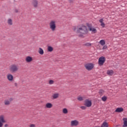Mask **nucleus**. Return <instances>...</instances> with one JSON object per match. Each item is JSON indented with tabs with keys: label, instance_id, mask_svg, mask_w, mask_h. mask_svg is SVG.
<instances>
[{
	"label": "nucleus",
	"instance_id": "obj_1",
	"mask_svg": "<svg viewBox=\"0 0 127 127\" xmlns=\"http://www.w3.org/2000/svg\"><path fill=\"white\" fill-rule=\"evenodd\" d=\"M76 33L79 37H83L84 35L88 34V29H87V27L85 25H82L80 26H78L76 30Z\"/></svg>",
	"mask_w": 127,
	"mask_h": 127
},
{
	"label": "nucleus",
	"instance_id": "obj_2",
	"mask_svg": "<svg viewBox=\"0 0 127 127\" xmlns=\"http://www.w3.org/2000/svg\"><path fill=\"white\" fill-rule=\"evenodd\" d=\"M9 70L11 73H15L19 70V66L17 64H13L10 66Z\"/></svg>",
	"mask_w": 127,
	"mask_h": 127
},
{
	"label": "nucleus",
	"instance_id": "obj_3",
	"mask_svg": "<svg viewBox=\"0 0 127 127\" xmlns=\"http://www.w3.org/2000/svg\"><path fill=\"white\" fill-rule=\"evenodd\" d=\"M49 25L50 29H51L52 31L54 32L55 31V30H56V28L57 27L56 25V21L54 20H51L49 22Z\"/></svg>",
	"mask_w": 127,
	"mask_h": 127
},
{
	"label": "nucleus",
	"instance_id": "obj_4",
	"mask_svg": "<svg viewBox=\"0 0 127 127\" xmlns=\"http://www.w3.org/2000/svg\"><path fill=\"white\" fill-rule=\"evenodd\" d=\"M94 66L95 65L93 63H88L84 65L85 68L88 71H91L94 68Z\"/></svg>",
	"mask_w": 127,
	"mask_h": 127
},
{
	"label": "nucleus",
	"instance_id": "obj_5",
	"mask_svg": "<svg viewBox=\"0 0 127 127\" xmlns=\"http://www.w3.org/2000/svg\"><path fill=\"white\" fill-rule=\"evenodd\" d=\"M6 121H5L4 115H0V127H2L3 124H5Z\"/></svg>",
	"mask_w": 127,
	"mask_h": 127
},
{
	"label": "nucleus",
	"instance_id": "obj_6",
	"mask_svg": "<svg viewBox=\"0 0 127 127\" xmlns=\"http://www.w3.org/2000/svg\"><path fill=\"white\" fill-rule=\"evenodd\" d=\"M87 26L88 28L89 31H91L92 33H97V29L94 27H92V24L87 23Z\"/></svg>",
	"mask_w": 127,
	"mask_h": 127
},
{
	"label": "nucleus",
	"instance_id": "obj_7",
	"mask_svg": "<svg viewBox=\"0 0 127 127\" xmlns=\"http://www.w3.org/2000/svg\"><path fill=\"white\" fill-rule=\"evenodd\" d=\"M84 106L87 108L92 107V100L90 99H86L84 101Z\"/></svg>",
	"mask_w": 127,
	"mask_h": 127
},
{
	"label": "nucleus",
	"instance_id": "obj_8",
	"mask_svg": "<svg viewBox=\"0 0 127 127\" xmlns=\"http://www.w3.org/2000/svg\"><path fill=\"white\" fill-rule=\"evenodd\" d=\"M105 61H106V58H105L104 57H101L99 58L98 60L99 65H100V66L104 65V63H105Z\"/></svg>",
	"mask_w": 127,
	"mask_h": 127
},
{
	"label": "nucleus",
	"instance_id": "obj_9",
	"mask_svg": "<svg viewBox=\"0 0 127 127\" xmlns=\"http://www.w3.org/2000/svg\"><path fill=\"white\" fill-rule=\"evenodd\" d=\"M70 126L71 127H77L79 126V121L76 120L71 121L70 122Z\"/></svg>",
	"mask_w": 127,
	"mask_h": 127
},
{
	"label": "nucleus",
	"instance_id": "obj_10",
	"mask_svg": "<svg viewBox=\"0 0 127 127\" xmlns=\"http://www.w3.org/2000/svg\"><path fill=\"white\" fill-rule=\"evenodd\" d=\"M12 98H10L8 99H6L4 101V104L5 106H9L10 105V103L13 101Z\"/></svg>",
	"mask_w": 127,
	"mask_h": 127
},
{
	"label": "nucleus",
	"instance_id": "obj_11",
	"mask_svg": "<svg viewBox=\"0 0 127 127\" xmlns=\"http://www.w3.org/2000/svg\"><path fill=\"white\" fill-rule=\"evenodd\" d=\"M25 61L27 63H30L33 61V58L32 57L27 56L25 58Z\"/></svg>",
	"mask_w": 127,
	"mask_h": 127
},
{
	"label": "nucleus",
	"instance_id": "obj_12",
	"mask_svg": "<svg viewBox=\"0 0 127 127\" xmlns=\"http://www.w3.org/2000/svg\"><path fill=\"white\" fill-rule=\"evenodd\" d=\"M7 79L9 82H12L13 81V75L10 73H8L6 75Z\"/></svg>",
	"mask_w": 127,
	"mask_h": 127
},
{
	"label": "nucleus",
	"instance_id": "obj_13",
	"mask_svg": "<svg viewBox=\"0 0 127 127\" xmlns=\"http://www.w3.org/2000/svg\"><path fill=\"white\" fill-rule=\"evenodd\" d=\"M32 4L34 7H37L38 6V1L37 0H34L32 2Z\"/></svg>",
	"mask_w": 127,
	"mask_h": 127
},
{
	"label": "nucleus",
	"instance_id": "obj_14",
	"mask_svg": "<svg viewBox=\"0 0 127 127\" xmlns=\"http://www.w3.org/2000/svg\"><path fill=\"white\" fill-rule=\"evenodd\" d=\"M99 22L101 23L100 25L101 26H102V27H105V26H106V24H104V19L101 18L99 20Z\"/></svg>",
	"mask_w": 127,
	"mask_h": 127
},
{
	"label": "nucleus",
	"instance_id": "obj_15",
	"mask_svg": "<svg viewBox=\"0 0 127 127\" xmlns=\"http://www.w3.org/2000/svg\"><path fill=\"white\" fill-rule=\"evenodd\" d=\"M116 113H122V112H124V108L122 107L118 108L115 110Z\"/></svg>",
	"mask_w": 127,
	"mask_h": 127
},
{
	"label": "nucleus",
	"instance_id": "obj_16",
	"mask_svg": "<svg viewBox=\"0 0 127 127\" xmlns=\"http://www.w3.org/2000/svg\"><path fill=\"white\" fill-rule=\"evenodd\" d=\"M107 75H109V76H113V75H114V70H108L107 71Z\"/></svg>",
	"mask_w": 127,
	"mask_h": 127
},
{
	"label": "nucleus",
	"instance_id": "obj_17",
	"mask_svg": "<svg viewBox=\"0 0 127 127\" xmlns=\"http://www.w3.org/2000/svg\"><path fill=\"white\" fill-rule=\"evenodd\" d=\"M52 107H53V105L50 103H48L46 104V108H47V109H51Z\"/></svg>",
	"mask_w": 127,
	"mask_h": 127
},
{
	"label": "nucleus",
	"instance_id": "obj_18",
	"mask_svg": "<svg viewBox=\"0 0 127 127\" xmlns=\"http://www.w3.org/2000/svg\"><path fill=\"white\" fill-rule=\"evenodd\" d=\"M7 23L9 25H12L13 24V22H12V19L9 18L7 20Z\"/></svg>",
	"mask_w": 127,
	"mask_h": 127
},
{
	"label": "nucleus",
	"instance_id": "obj_19",
	"mask_svg": "<svg viewBox=\"0 0 127 127\" xmlns=\"http://www.w3.org/2000/svg\"><path fill=\"white\" fill-rule=\"evenodd\" d=\"M52 98L54 99H58V98H59V93H55L53 94Z\"/></svg>",
	"mask_w": 127,
	"mask_h": 127
},
{
	"label": "nucleus",
	"instance_id": "obj_20",
	"mask_svg": "<svg viewBox=\"0 0 127 127\" xmlns=\"http://www.w3.org/2000/svg\"><path fill=\"white\" fill-rule=\"evenodd\" d=\"M38 53H39L40 55H43V54H44V51H43V49H42V48H39Z\"/></svg>",
	"mask_w": 127,
	"mask_h": 127
},
{
	"label": "nucleus",
	"instance_id": "obj_21",
	"mask_svg": "<svg viewBox=\"0 0 127 127\" xmlns=\"http://www.w3.org/2000/svg\"><path fill=\"white\" fill-rule=\"evenodd\" d=\"M124 125L123 127H127V119L124 118L123 119Z\"/></svg>",
	"mask_w": 127,
	"mask_h": 127
},
{
	"label": "nucleus",
	"instance_id": "obj_22",
	"mask_svg": "<svg viewBox=\"0 0 127 127\" xmlns=\"http://www.w3.org/2000/svg\"><path fill=\"white\" fill-rule=\"evenodd\" d=\"M47 50L48 52H52V51H53L54 50L53 47H52V46H49L47 47Z\"/></svg>",
	"mask_w": 127,
	"mask_h": 127
},
{
	"label": "nucleus",
	"instance_id": "obj_23",
	"mask_svg": "<svg viewBox=\"0 0 127 127\" xmlns=\"http://www.w3.org/2000/svg\"><path fill=\"white\" fill-rule=\"evenodd\" d=\"M99 43L100 44H101V45H102V46H104V45L106 44V42L104 40H101L100 41Z\"/></svg>",
	"mask_w": 127,
	"mask_h": 127
},
{
	"label": "nucleus",
	"instance_id": "obj_24",
	"mask_svg": "<svg viewBox=\"0 0 127 127\" xmlns=\"http://www.w3.org/2000/svg\"><path fill=\"white\" fill-rule=\"evenodd\" d=\"M63 114H68V110L66 108H64L63 109Z\"/></svg>",
	"mask_w": 127,
	"mask_h": 127
},
{
	"label": "nucleus",
	"instance_id": "obj_25",
	"mask_svg": "<svg viewBox=\"0 0 127 127\" xmlns=\"http://www.w3.org/2000/svg\"><path fill=\"white\" fill-rule=\"evenodd\" d=\"M101 100L103 101V102H106V101H107V96H103L101 98Z\"/></svg>",
	"mask_w": 127,
	"mask_h": 127
},
{
	"label": "nucleus",
	"instance_id": "obj_26",
	"mask_svg": "<svg viewBox=\"0 0 127 127\" xmlns=\"http://www.w3.org/2000/svg\"><path fill=\"white\" fill-rule=\"evenodd\" d=\"M49 85H53V84H54V80H50L49 81Z\"/></svg>",
	"mask_w": 127,
	"mask_h": 127
},
{
	"label": "nucleus",
	"instance_id": "obj_27",
	"mask_svg": "<svg viewBox=\"0 0 127 127\" xmlns=\"http://www.w3.org/2000/svg\"><path fill=\"white\" fill-rule=\"evenodd\" d=\"M77 100L80 102H82L83 99V97H82L81 96H79L78 97H77Z\"/></svg>",
	"mask_w": 127,
	"mask_h": 127
},
{
	"label": "nucleus",
	"instance_id": "obj_28",
	"mask_svg": "<svg viewBox=\"0 0 127 127\" xmlns=\"http://www.w3.org/2000/svg\"><path fill=\"white\" fill-rule=\"evenodd\" d=\"M85 46H91L92 44L90 43H86L85 44Z\"/></svg>",
	"mask_w": 127,
	"mask_h": 127
},
{
	"label": "nucleus",
	"instance_id": "obj_29",
	"mask_svg": "<svg viewBox=\"0 0 127 127\" xmlns=\"http://www.w3.org/2000/svg\"><path fill=\"white\" fill-rule=\"evenodd\" d=\"M80 109H81V110H86L87 107L86 106H81L80 107Z\"/></svg>",
	"mask_w": 127,
	"mask_h": 127
},
{
	"label": "nucleus",
	"instance_id": "obj_30",
	"mask_svg": "<svg viewBox=\"0 0 127 127\" xmlns=\"http://www.w3.org/2000/svg\"><path fill=\"white\" fill-rule=\"evenodd\" d=\"M99 94H100V95H102V94H104V90H100L99 91Z\"/></svg>",
	"mask_w": 127,
	"mask_h": 127
},
{
	"label": "nucleus",
	"instance_id": "obj_31",
	"mask_svg": "<svg viewBox=\"0 0 127 127\" xmlns=\"http://www.w3.org/2000/svg\"><path fill=\"white\" fill-rule=\"evenodd\" d=\"M72 29L74 31H76V30L77 29V27L76 26L72 27Z\"/></svg>",
	"mask_w": 127,
	"mask_h": 127
},
{
	"label": "nucleus",
	"instance_id": "obj_32",
	"mask_svg": "<svg viewBox=\"0 0 127 127\" xmlns=\"http://www.w3.org/2000/svg\"><path fill=\"white\" fill-rule=\"evenodd\" d=\"M107 46H104L103 47V48H102V49H103V50H104L105 49H107Z\"/></svg>",
	"mask_w": 127,
	"mask_h": 127
},
{
	"label": "nucleus",
	"instance_id": "obj_33",
	"mask_svg": "<svg viewBox=\"0 0 127 127\" xmlns=\"http://www.w3.org/2000/svg\"><path fill=\"white\" fill-rule=\"evenodd\" d=\"M30 127H36L35 125L34 124H31L30 125Z\"/></svg>",
	"mask_w": 127,
	"mask_h": 127
},
{
	"label": "nucleus",
	"instance_id": "obj_34",
	"mask_svg": "<svg viewBox=\"0 0 127 127\" xmlns=\"http://www.w3.org/2000/svg\"><path fill=\"white\" fill-rule=\"evenodd\" d=\"M4 127H8V125H7V124H5V125H4Z\"/></svg>",
	"mask_w": 127,
	"mask_h": 127
},
{
	"label": "nucleus",
	"instance_id": "obj_35",
	"mask_svg": "<svg viewBox=\"0 0 127 127\" xmlns=\"http://www.w3.org/2000/svg\"><path fill=\"white\" fill-rule=\"evenodd\" d=\"M15 85H17V83H15Z\"/></svg>",
	"mask_w": 127,
	"mask_h": 127
},
{
	"label": "nucleus",
	"instance_id": "obj_36",
	"mask_svg": "<svg viewBox=\"0 0 127 127\" xmlns=\"http://www.w3.org/2000/svg\"><path fill=\"white\" fill-rule=\"evenodd\" d=\"M16 12H18V11H17V10H16Z\"/></svg>",
	"mask_w": 127,
	"mask_h": 127
}]
</instances>
